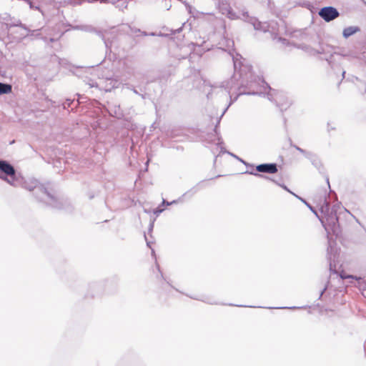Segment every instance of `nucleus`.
<instances>
[{
	"label": "nucleus",
	"instance_id": "1",
	"mask_svg": "<svg viewBox=\"0 0 366 366\" xmlns=\"http://www.w3.org/2000/svg\"><path fill=\"white\" fill-rule=\"evenodd\" d=\"M319 16L325 21H331L340 16L339 11L332 6H325L322 8L319 12Z\"/></svg>",
	"mask_w": 366,
	"mask_h": 366
},
{
	"label": "nucleus",
	"instance_id": "2",
	"mask_svg": "<svg viewBox=\"0 0 366 366\" xmlns=\"http://www.w3.org/2000/svg\"><path fill=\"white\" fill-rule=\"evenodd\" d=\"M256 170L262 173L275 174L278 168L276 164H262L256 167Z\"/></svg>",
	"mask_w": 366,
	"mask_h": 366
},
{
	"label": "nucleus",
	"instance_id": "3",
	"mask_svg": "<svg viewBox=\"0 0 366 366\" xmlns=\"http://www.w3.org/2000/svg\"><path fill=\"white\" fill-rule=\"evenodd\" d=\"M0 169L4 174L9 176H13L15 174L14 168L5 161H0Z\"/></svg>",
	"mask_w": 366,
	"mask_h": 366
},
{
	"label": "nucleus",
	"instance_id": "4",
	"mask_svg": "<svg viewBox=\"0 0 366 366\" xmlns=\"http://www.w3.org/2000/svg\"><path fill=\"white\" fill-rule=\"evenodd\" d=\"M12 91V86L8 84H3L0 82V95L4 94H9Z\"/></svg>",
	"mask_w": 366,
	"mask_h": 366
},
{
	"label": "nucleus",
	"instance_id": "5",
	"mask_svg": "<svg viewBox=\"0 0 366 366\" xmlns=\"http://www.w3.org/2000/svg\"><path fill=\"white\" fill-rule=\"evenodd\" d=\"M357 30H358L357 28L353 27V26H350V27L345 28L343 30V36L347 38L350 36L356 33L357 31Z\"/></svg>",
	"mask_w": 366,
	"mask_h": 366
},
{
	"label": "nucleus",
	"instance_id": "6",
	"mask_svg": "<svg viewBox=\"0 0 366 366\" xmlns=\"http://www.w3.org/2000/svg\"><path fill=\"white\" fill-rule=\"evenodd\" d=\"M340 276L342 279H348V278H355L354 276L352 275H348L346 274V272L345 271H341L340 272Z\"/></svg>",
	"mask_w": 366,
	"mask_h": 366
},
{
	"label": "nucleus",
	"instance_id": "7",
	"mask_svg": "<svg viewBox=\"0 0 366 366\" xmlns=\"http://www.w3.org/2000/svg\"><path fill=\"white\" fill-rule=\"evenodd\" d=\"M154 267H155V270L157 273H159V266L158 264L155 262L154 263Z\"/></svg>",
	"mask_w": 366,
	"mask_h": 366
},
{
	"label": "nucleus",
	"instance_id": "8",
	"mask_svg": "<svg viewBox=\"0 0 366 366\" xmlns=\"http://www.w3.org/2000/svg\"><path fill=\"white\" fill-rule=\"evenodd\" d=\"M282 188H284L285 189H287V187L286 186H283V185H280Z\"/></svg>",
	"mask_w": 366,
	"mask_h": 366
}]
</instances>
